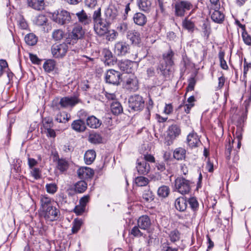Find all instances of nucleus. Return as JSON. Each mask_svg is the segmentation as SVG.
I'll use <instances>...</instances> for the list:
<instances>
[{
  "mask_svg": "<svg viewBox=\"0 0 251 251\" xmlns=\"http://www.w3.org/2000/svg\"><path fill=\"white\" fill-rule=\"evenodd\" d=\"M88 140L91 143L98 144L101 142L102 138L99 134L92 132L89 134Z\"/></svg>",
  "mask_w": 251,
  "mask_h": 251,
  "instance_id": "nucleus-39",
  "label": "nucleus"
},
{
  "mask_svg": "<svg viewBox=\"0 0 251 251\" xmlns=\"http://www.w3.org/2000/svg\"><path fill=\"white\" fill-rule=\"evenodd\" d=\"M136 168L138 173L143 175L148 174L150 170V166L146 161H139L138 160Z\"/></svg>",
  "mask_w": 251,
  "mask_h": 251,
  "instance_id": "nucleus-17",
  "label": "nucleus"
},
{
  "mask_svg": "<svg viewBox=\"0 0 251 251\" xmlns=\"http://www.w3.org/2000/svg\"><path fill=\"white\" fill-rule=\"evenodd\" d=\"M111 110L113 114L119 115L123 112V107L120 102L115 101L111 103Z\"/></svg>",
  "mask_w": 251,
  "mask_h": 251,
  "instance_id": "nucleus-37",
  "label": "nucleus"
},
{
  "mask_svg": "<svg viewBox=\"0 0 251 251\" xmlns=\"http://www.w3.org/2000/svg\"><path fill=\"white\" fill-rule=\"evenodd\" d=\"M99 25H98L97 30L100 29L98 32L99 34L100 35H103L105 33H106L108 31V26L107 24H105L101 22V23H98Z\"/></svg>",
  "mask_w": 251,
  "mask_h": 251,
  "instance_id": "nucleus-45",
  "label": "nucleus"
},
{
  "mask_svg": "<svg viewBox=\"0 0 251 251\" xmlns=\"http://www.w3.org/2000/svg\"><path fill=\"white\" fill-rule=\"evenodd\" d=\"M162 246L164 251H178L177 248L171 247L170 244L168 242L164 243Z\"/></svg>",
  "mask_w": 251,
  "mask_h": 251,
  "instance_id": "nucleus-61",
  "label": "nucleus"
},
{
  "mask_svg": "<svg viewBox=\"0 0 251 251\" xmlns=\"http://www.w3.org/2000/svg\"><path fill=\"white\" fill-rule=\"evenodd\" d=\"M139 227L138 226H134L131 230L130 233L131 235H133L134 237H141L143 236V233L139 229Z\"/></svg>",
  "mask_w": 251,
  "mask_h": 251,
  "instance_id": "nucleus-52",
  "label": "nucleus"
},
{
  "mask_svg": "<svg viewBox=\"0 0 251 251\" xmlns=\"http://www.w3.org/2000/svg\"><path fill=\"white\" fill-rule=\"evenodd\" d=\"M133 20L135 24L140 26H143L146 24L147 21L146 16L140 12L134 14Z\"/></svg>",
  "mask_w": 251,
  "mask_h": 251,
  "instance_id": "nucleus-30",
  "label": "nucleus"
},
{
  "mask_svg": "<svg viewBox=\"0 0 251 251\" xmlns=\"http://www.w3.org/2000/svg\"><path fill=\"white\" fill-rule=\"evenodd\" d=\"M243 40L246 45L251 46V36L247 32H243Z\"/></svg>",
  "mask_w": 251,
  "mask_h": 251,
  "instance_id": "nucleus-57",
  "label": "nucleus"
},
{
  "mask_svg": "<svg viewBox=\"0 0 251 251\" xmlns=\"http://www.w3.org/2000/svg\"><path fill=\"white\" fill-rule=\"evenodd\" d=\"M188 145L191 148L198 147L201 144L200 138L196 133L192 132L190 133L187 137Z\"/></svg>",
  "mask_w": 251,
  "mask_h": 251,
  "instance_id": "nucleus-14",
  "label": "nucleus"
},
{
  "mask_svg": "<svg viewBox=\"0 0 251 251\" xmlns=\"http://www.w3.org/2000/svg\"><path fill=\"white\" fill-rule=\"evenodd\" d=\"M76 16L78 19V21L83 25H86L89 24L91 22V18L87 16V14L83 10L76 13Z\"/></svg>",
  "mask_w": 251,
  "mask_h": 251,
  "instance_id": "nucleus-29",
  "label": "nucleus"
},
{
  "mask_svg": "<svg viewBox=\"0 0 251 251\" xmlns=\"http://www.w3.org/2000/svg\"><path fill=\"white\" fill-rule=\"evenodd\" d=\"M77 173L81 179H88L93 177L94 172L89 167H82L78 169Z\"/></svg>",
  "mask_w": 251,
  "mask_h": 251,
  "instance_id": "nucleus-13",
  "label": "nucleus"
},
{
  "mask_svg": "<svg viewBox=\"0 0 251 251\" xmlns=\"http://www.w3.org/2000/svg\"><path fill=\"white\" fill-rule=\"evenodd\" d=\"M85 34V31L81 26L75 25L73 28L72 31L69 33L66 42L69 44H74L79 39H82Z\"/></svg>",
  "mask_w": 251,
  "mask_h": 251,
  "instance_id": "nucleus-3",
  "label": "nucleus"
},
{
  "mask_svg": "<svg viewBox=\"0 0 251 251\" xmlns=\"http://www.w3.org/2000/svg\"><path fill=\"white\" fill-rule=\"evenodd\" d=\"M119 67L121 70L126 74L132 72L133 62L129 60H121L119 63Z\"/></svg>",
  "mask_w": 251,
  "mask_h": 251,
  "instance_id": "nucleus-19",
  "label": "nucleus"
},
{
  "mask_svg": "<svg viewBox=\"0 0 251 251\" xmlns=\"http://www.w3.org/2000/svg\"><path fill=\"white\" fill-rule=\"evenodd\" d=\"M93 19L95 23H101V9L99 8L97 10L95 11L93 15Z\"/></svg>",
  "mask_w": 251,
  "mask_h": 251,
  "instance_id": "nucleus-50",
  "label": "nucleus"
},
{
  "mask_svg": "<svg viewBox=\"0 0 251 251\" xmlns=\"http://www.w3.org/2000/svg\"><path fill=\"white\" fill-rule=\"evenodd\" d=\"M180 233L177 229L173 230L168 233L169 238L172 243L178 241L180 239Z\"/></svg>",
  "mask_w": 251,
  "mask_h": 251,
  "instance_id": "nucleus-35",
  "label": "nucleus"
},
{
  "mask_svg": "<svg viewBox=\"0 0 251 251\" xmlns=\"http://www.w3.org/2000/svg\"><path fill=\"white\" fill-rule=\"evenodd\" d=\"M117 29L118 32L124 34L128 29V25L126 23H122L119 25Z\"/></svg>",
  "mask_w": 251,
  "mask_h": 251,
  "instance_id": "nucleus-54",
  "label": "nucleus"
},
{
  "mask_svg": "<svg viewBox=\"0 0 251 251\" xmlns=\"http://www.w3.org/2000/svg\"><path fill=\"white\" fill-rule=\"evenodd\" d=\"M187 206V201L183 197H179L175 201V207L179 211H184Z\"/></svg>",
  "mask_w": 251,
  "mask_h": 251,
  "instance_id": "nucleus-27",
  "label": "nucleus"
},
{
  "mask_svg": "<svg viewBox=\"0 0 251 251\" xmlns=\"http://www.w3.org/2000/svg\"><path fill=\"white\" fill-rule=\"evenodd\" d=\"M13 76V73L10 72L8 69V64L6 60H0V77L11 78Z\"/></svg>",
  "mask_w": 251,
  "mask_h": 251,
  "instance_id": "nucleus-12",
  "label": "nucleus"
},
{
  "mask_svg": "<svg viewBox=\"0 0 251 251\" xmlns=\"http://www.w3.org/2000/svg\"><path fill=\"white\" fill-rule=\"evenodd\" d=\"M25 40L27 45L33 46L37 43V37L33 33H29L25 36Z\"/></svg>",
  "mask_w": 251,
  "mask_h": 251,
  "instance_id": "nucleus-38",
  "label": "nucleus"
},
{
  "mask_svg": "<svg viewBox=\"0 0 251 251\" xmlns=\"http://www.w3.org/2000/svg\"><path fill=\"white\" fill-rule=\"evenodd\" d=\"M53 125L52 120L50 118H45L43 124L45 129L52 128L53 126Z\"/></svg>",
  "mask_w": 251,
  "mask_h": 251,
  "instance_id": "nucleus-55",
  "label": "nucleus"
},
{
  "mask_svg": "<svg viewBox=\"0 0 251 251\" xmlns=\"http://www.w3.org/2000/svg\"><path fill=\"white\" fill-rule=\"evenodd\" d=\"M71 127L77 132H84L86 128L84 121L81 119L74 121L71 124Z\"/></svg>",
  "mask_w": 251,
  "mask_h": 251,
  "instance_id": "nucleus-20",
  "label": "nucleus"
},
{
  "mask_svg": "<svg viewBox=\"0 0 251 251\" xmlns=\"http://www.w3.org/2000/svg\"><path fill=\"white\" fill-rule=\"evenodd\" d=\"M187 202L189 204V205L191 208L194 211H195L198 210L199 208V203L195 197H191L190 198Z\"/></svg>",
  "mask_w": 251,
  "mask_h": 251,
  "instance_id": "nucleus-48",
  "label": "nucleus"
},
{
  "mask_svg": "<svg viewBox=\"0 0 251 251\" xmlns=\"http://www.w3.org/2000/svg\"><path fill=\"white\" fill-rule=\"evenodd\" d=\"M19 25L20 27L23 29H26L28 27V25L25 19L21 17L19 21Z\"/></svg>",
  "mask_w": 251,
  "mask_h": 251,
  "instance_id": "nucleus-64",
  "label": "nucleus"
},
{
  "mask_svg": "<svg viewBox=\"0 0 251 251\" xmlns=\"http://www.w3.org/2000/svg\"><path fill=\"white\" fill-rule=\"evenodd\" d=\"M51 18L54 22L60 25L69 23L72 19L70 13L65 10L54 12L52 15Z\"/></svg>",
  "mask_w": 251,
  "mask_h": 251,
  "instance_id": "nucleus-4",
  "label": "nucleus"
},
{
  "mask_svg": "<svg viewBox=\"0 0 251 251\" xmlns=\"http://www.w3.org/2000/svg\"><path fill=\"white\" fill-rule=\"evenodd\" d=\"M102 53L104 57V62L106 65L111 66L116 63V58L110 50L104 49L103 50Z\"/></svg>",
  "mask_w": 251,
  "mask_h": 251,
  "instance_id": "nucleus-15",
  "label": "nucleus"
},
{
  "mask_svg": "<svg viewBox=\"0 0 251 251\" xmlns=\"http://www.w3.org/2000/svg\"><path fill=\"white\" fill-rule=\"evenodd\" d=\"M186 150L182 148H178L175 149L174 151V157L179 160H182L185 158Z\"/></svg>",
  "mask_w": 251,
  "mask_h": 251,
  "instance_id": "nucleus-34",
  "label": "nucleus"
},
{
  "mask_svg": "<svg viewBox=\"0 0 251 251\" xmlns=\"http://www.w3.org/2000/svg\"><path fill=\"white\" fill-rule=\"evenodd\" d=\"M173 111V107L172 104H166L164 109V113L166 114L169 115L172 113Z\"/></svg>",
  "mask_w": 251,
  "mask_h": 251,
  "instance_id": "nucleus-63",
  "label": "nucleus"
},
{
  "mask_svg": "<svg viewBox=\"0 0 251 251\" xmlns=\"http://www.w3.org/2000/svg\"><path fill=\"white\" fill-rule=\"evenodd\" d=\"M29 7L36 10H42L44 9L45 1L43 0H27Z\"/></svg>",
  "mask_w": 251,
  "mask_h": 251,
  "instance_id": "nucleus-21",
  "label": "nucleus"
},
{
  "mask_svg": "<svg viewBox=\"0 0 251 251\" xmlns=\"http://www.w3.org/2000/svg\"><path fill=\"white\" fill-rule=\"evenodd\" d=\"M191 182L183 177H177L175 181V187L178 192L182 195L188 194L191 187Z\"/></svg>",
  "mask_w": 251,
  "mask_h": 251,
  "instance_id": "nucleus-5",
  "label": "nucleus"
},
{
  "mask_svg": "<svg viewBox=\"0 0 251 251\" xmlns=\"http://www.w3.org/2000/svg\"><path fill=\"white\" fill-rule=\"evenodd\" d=\"M148 178L144 176H138L135 179V183L140 187L146 186L149 183Z\"/></svg>",
  "mask_w": 251,
  "mask_h": 251,
  "instance_id": "nucleus-44",
  "label": "nucleus"
},
{
  "mask_svg": "<svg viewBox=\"0 0 251 251\" xmlns=\"http://www.w3.org/2000/svg\"><path fill=\"white\" fill-rule=\"evenodd\" d=\"M138 226L143 230H148L151 225V221L147 215L140 217L137 221Z\"/></svg>",
  "mask_w": 251,
  "mask_h": 251,
  "instance_id": "nucleus-16",
  "label": "nucleus"
},
{
  "mask_svg": "<svg viewBox=\"0 0 251 251\" xmlns=\"http://www.w3.org/2000/svg\"><path fill=\"white\" fill-rule=\"evenodd\" d=\"M86 121L87 125L92 128H98L101 124V121L94 116L88 117Z\"/></svg>",
  "mask_w": 251,
  "mask_h": 251,
  "instance_id": "nucleus-22",
  "label": "nucleus"
},
{
  "mask_svg": "<svg viewBox=\"0 0 251 251\" xmlns=\"http://www.w3.org/2000/svg\"><path fill=\"white\" fill-rule=\"evenodd\" d=\"M170 189L169 187L165 185L160 187L157 191L158 196L163 198L168 197Z\"/></svg>",
  "mask_w": 251,
  "mask_h": 251,
  "instance_id": "nucleus-42",
  "label": "nucleus"
},
{
  "mask_svg": "<svg viewBox=\"0 0 251 251\" xmlns=\"http://www.w3.org/2000/svg\"><path fill=\"white\" fill-rule=\"evenodd\" d=\"M120 75L121 73L119 72L110 69L107 71L105 78H114L116 77L119 78Z\"/></svg>",
  "mask_w": 251,
  "mask_h": 251,
  "instance_id": "nucleus-49",
  "label": "nucleus"
},
{
  "mask_svg": "<svg viewBox=\"0 0 251 251\" xmlns=\"http://www.w3.org/2000/svg\"><path fill=\"white\" fill-rule=\"evenodd\" d=\"M31 174L32 176L34 177L35 179H39L41 177V172L39 168H32Z\"/></svg>",
  "mask_w": 251,
  "mask_h": 251,
  "instance_id": "nucleus-58",
  "label": "nucleus"
},
{
  "mask_svg": "<svg viewBox=\"0 0 251 251\" xmlns=\"http://www.w3.org/2000/svg\"><path fill=\"white\" fill-rule=\"evenodd\" d=\"M70 115L65 112H59L55 117V121L58 123H66L70 120Z\"/></svg>",
  "mask_w": 251,
  "mask_h": 251,
  "instance_id": "nucleus-32",
  "label": "nucleus"
},
{
  "mask_svg": "<svg viewBox=\"0 0 251 251\" xmlns=\"http://www.w3.org/2000/svg\"><path fill=\"white\" fill-rule=\"evenodd\" d=\"M142 198L146 202H151L153 200L154 195L150 190L147 189L144 191Z\"/></svg>",
  "mask_w": 251,
  "mask_h": 251,
  "instance_id": "nucleus-43",
  "label": "nucleus"
},
{
  "mask_svg": "<svg viewBox=\"0 0 251 251\" xmlns=\"http://www.w3.org/2000/svg\"><path fill=\"white\" fill-rule=\"evenodd\" d=\"M65 37V33L61 29H55L52 33V38L54 41H60Z\"/></svg>",
  "mask_w": 251,
  "mask_h": 251,
  "instance_id": "nucleus-40",
  "label": "nucleus"
},
{
  "mask_svg": "<svg viewBox=\"0 0 251 251\" xmlns=\"http://www.w3.org/2000/svg\"><path fill=\"white\" fill-rule=\"evenodd\" d=\"M47 22V18L43 15H39L36 20V24L38 25H43Z\"/></svg>",
  "mask_w": 251,
  "mask_h": 251,
  "instance_id": "nucleus-56",
  "label": "nucleus"
},
{
  "mask_svg": "<svg viewBox=\"0 0 251 251\" xmlns=\"http://www.w3.org/2000/svg\"><path fill=\"white\" fill-rule=\"evenodd\" d=\"M182 27L190 32H193L195 29V22L190 19L189 16L186 17L182 22Z\"/></svg>",
  "mask_w": 251,
  "mask_h": 251,
  "instance_id": "nucleus-23",
  "label": "nucleus"
},
{
  "mask_svg": "<svg viewBox=\"0 0 251 251\" xmlns=\"http://www.w3.org/2000/svg\"><path fill=\"white\" fill-rule=\"evenodd\" d=\"M125 89L130 91H135L138 89L137 79H127L124 85Z\"/></svg>",
  "mask_w": 251,
  "mask_h": 251,
  "instance_id": "nucleus-28",
  "label": "nucleus"
},
{
  "mask_svg": "<svg viewBox=\"0 0 251 251\" xmlns=\"http://www.w3.org/2000/svg\"><path fill=\"white\" fill-rule=\"evenodd\" d=\"M47 192L50 194H54L57 190L58 187L56 183H47L45 186Z\"/></svg>",
  "mask_w": 251,
  "mask_h": 251,
  "instance_id": "nucleus-46",
  "label": "nucleus"
},
{
  "mask_svg": "<svg viewBox=\"0 0 251 251\" xmlns=\"http://www.w3.org/2000/svg\"><path fill=\"white\" fill-rule=\"evenodd\" d=\"M175 52L169 49L163 53L162 58L160 60L157 70L159 71L162 77H170L172 76L174 64Z\"/></svg>",
  "mask_w": 251,
  "mask_h": 251,
  "instance_id": "nucleus-2",
  "label": "nucleus"
},
{
  "mask_svg": "<svg viewBox=\"0 0 251 251\" xmlns=\"http://www.w3.org/2000/svg\"><path fill=\"white\" fill-rule=\"evenodd\" d=\"M126 37L128 39L130 40L132 44L138 45L140 43V33L135 30H131L128 31L127 32Z\"/></svg>",
  "mask_w": 251,
  "mask_h": 251,
  "instance_id": "nucleus-18",
  "label": "nucleus"
},
{
  "mask_svg": "<svg viewBox=\"0 0 251 251\" xmlns=\"http://www.w3.org/2000/svg\"><path fill=\"white\" fill-rule=\"evenodd\" d=\"M96 153L95 151L90 150L87 151L84 154V161L87 165L91 164L95 160Z\"/></svg>",
  "mask_w": 251,
  "mask_h": 251,
  "instance_id": "nucleus-31",
  "label": "nucleus"
},
{
  "mask_svg": "<svg viewBox=\"0 0 251 251\" xmlns=\"http://www.w3.org/2000/svg\"><path fill=\"white\" fill-rule=\"evenodd\" d=\"M81 225V221L79 220H75L74 222L73 226L72 228V232L74 234L77 233L80 229Z\"/></svg>",
  "mask_w": 251,
  "mask_h": 251,
  "instance_id": "nucleus-51",
  "label": "nucleus"
},
{
  "mask_svg": "<svg viewBox=\"0 0 251 251\" xmlns=\"http://www.w3.org/2000/svg\"><path fill=\"white\" fill-rule=\"evenodd\" d=\"M55 66V62L54 60L49 59L47 60L43 65V68L45 71L50 72L53 71Z\"/></svg>",
  "mask_w": 251,
  "mask_h": 251,
  "instance_id": "nucleus-41",
  "label": "nucleus"
},
{
  "mask_svg": "<svg viewBox=\"0 0 251 251\" xmlns=\"http://www.w3.org/2000/svg\"><path fill=\"white\" fill-rule=\"evenodd\" d=\"M138 5L140 10L148 12L151 7V2L149 0H138Z\"/></svg>",
  "mask_w": 251,
  "mask_h": 251,
  "instance_id": "nucleus-33",
  "label": "nucleus"
},
{
  "mask_svg": "<svg viewBox=\"0 0 251 251\" xmlns=\"http://www.w3.org/2000/svg\"><path fill=\"white\" fill-rule=\"evenodd\" d=\"M129 107L134 111H139L144 107V100L139 95L131 96L128 99Z\"/></svg>",
  "mask_w": 251,
  "mask_h": 251,
  "instance_id": "nucleus-6",
  "label": "nucleus"
},
{
  "mask_svg": "<svg viewBox=\"0 0 251 251\" xmlns=\"http://www.w3.org/2000/svg\"><path fill=\"white\" fill-rule=\"evenodd\" d=\"M68 167V164L66 160L63 159H59L57 162V168L61 171H66Z\"/></svg>",
  "mask_w": 251,
  "mask_h": 251,
  "instance_id": "nucleus-47",
  "label": "nucleus"
},
{
  "mask_svg": "<svg viewBox=\"0 0 251 251\" xmlns=\"http://www.w3.org/2000/svg\"><path fill=\"white\" fill-rule=\"evenodd\" d=\"M246 119V115H243L240 117L238 121V125L237 126V130L235 133H233V135L236 136L237 138L238 141H241L242 138V123L244 122V121Z\"/></svg>",
  "mask_w": 251,
  "mask_h": 251,
  "instance_id": "nucleus-25",
  "label": "nucleus"
},
{
  "mask_svg": "<svg viewBox=\"0 0 251 251\" xmlns=\"http://www.w3.org/2000/svg\"><path fill=\"white\" fill-rule=\"evenodd\" d=\"M118 11L116 7L114 6H110L106 9L105 11V15L107 18L108 22H110V20L114 19L118 15Z\"/></svg>",
  "mask_w": 251,
  "mask_h": 251,
  "instance_id": "nucleus-24",
  "label": "nucleus"
},
{
  "mask_svg": "<svg viewBox=\"0 0 251 251\" xmlns=\"http://www.w3.org/2000/svg\"><path fill=\"white\" fill-rule=\"evenodd\" d=\"M87 184L84 181H79L76 183L74 186L75 192L78 193H83L87 189Z\"/></svg>",
  "mask_w": 251,
  "mask_h": 251,
  "instance_id": "nucleus-36",
  "label": "nucleus"
},
{
  "mask_svg": "<svg viewBox=\"0 0 251 251\" xmlns=\"http://www.w3.org/2000/svg\"><path fill=\"white\" fill-rule=\"evenodd\" d=\"M147 73L148 77H160L162 76L161 75V73L159 71L157 70V74H160V75H156V72L155 71V70L153 68H150L148 69L147 70Z\"/></svg>",
  "mask_w": 251,
  "mask_h": 251,
  "instance_id": "nucleus-53",
  "label": "nucleus"
},
{
  "mask_svg": "<svg viewBox=\"0 0 251 251\" xmlns=\"http://www.w3.org/2000/svg\"><path fill=\"white\" fill-rule=\"evenodd\" d=\"M68 47L67 43H63L58 45H53L51 47V52L55 58H62L67 52Z\"/></svg>",
  "mask_w": 251,
  "mask_h": 251,
  "instance_id": "nucleus-8",
  "label": "nucleus"
},
{
  "mask_svg": "<svg viewBox=\"0 0 251 251\" xmlns=\"http://www.w3.org/2000/svg\"><path fill=\"white\" fill-rule=\"evenodd\" d=\"M130 47L124 42H118L114 46V53L118 56H123L129 52Z\"/></svg>",
  "mask_w": 251,
  "mask_h": 251,
  "instance_id": "nucleus-10",
  "label": "nucleus"
},
{
  "mask_svg": "<svg viewBox=\"0 0 251 251\" xmlns=\"http://www.w3.org/2000/svg\"><path fill=\"white\" fill-rule=\"evenodd\" d=\"M79 101L80 100L76 96L65 97L61 99L59 104L63 108L72 107L79 103Z\"/></svg>",
  "mask_w": 251,
  "mask_h": 251,
  "instance_id": "nucleus-11",
  "label": "nucleus"
},
{
  "mask_svg": "<svg viewBox=\"0 0 251 251\" xmlns=\"http://www.w3.org/2000/svg\"><path fill=\"white\" fill-rule=\"evenodd\" d=\"M211 18L215 23H221L224 20V14L219 10L210 11Z\"/></svg>",
  "mask_w": 251,
  "mask_h": 251,
  "instance_id": "nucleus-26",
  "label": "nucleus"
},
{
  "mask_svg": "<svg viewBox=\"0 0 251 251\" xmlns=\"http://www.w3.org/2000/svg\"><path fill=\"white\" fill-rule=\"evenodd\" d=\"M181 133V129L176 125H173L169 127L168 135L166 138L168 145L173 143V141Z\"/></svg>",
  "mask_w": 251,
  "mask_h": 251,
  "instance_id": "nucleus-9",
  "label": "nucleus"
},
{
  "mask_svg": "<svg viewBox=\"0 0 251 251\" xmlns=\"http://www.w3.org/2000/svg\"><path fill=\"white\" fill-rule=\"evenodd\" d=\"M40 202L42 215L46 220L52 222L59 218L60 210L53 205V201L50 198L42 195L40 198Z\"/></svg>",
  "mask_w": 251,
  "mask_h": 251,
  "instance_id": "nucleus-1",
  "label": "nucleus"
},
{
  "mask_svg": "<svg viewBox=\"0 0 251 251\" xmlns=\"http://www.w3.org/2000/svg\"><path fill=\"white\" fill-rule=\"evenodd\" d=\"M248 72H251V63H248L246 60H244V74L243 76L246 77V74Z\"/></svg>",
  "mask_w": 251,
  "mask_h": 251,
  "instance_id": "nucleus-59",
  "label": "nucleus"
},
{
  "mask_svg": "<svg viewBox=\"0 0 251 251\" xmlns=\"http://www.w3.org/2000/svg\"><path fill=\"white\" fill-rule=\"evenodd\" d=\"M224 53L222 52H220L219 54V57L220 61V64L221 67L224 69H226L228 68V66L226 64V61L225 60Z\"/></svg>",
  "mask_w": 251,
  "mask_h": 251,
  "instance_id": "nucleus-60",
  "label": "nucleus"
},
{
  "mask_svg": "<svg viewBox=\"0 0 251 251\" xmlns=\"http://www.w3.org/2000/svg\"><path fill=\"white\" fill-rule=\"evenodd\" d=\"M85 4L88 7L93 8L97 4V0H85Z\"/></svg>",
  "mask_w": 251,
  "mask_h": 251,
  "instance_id": "nucleus-62",
  "label": "nucleus"
},
{
  "mask_svg": "<svg viewBox=\"0 0 251 251\" xmlns=\"http://www.w3.org/2000/svg\"><path fill=\"white\" fill-rule=\"evenodd\" d=\"M193 5L189 1L181 0L175 4V14L177 16L182 17L185 11L192 8Z\"/></svg>",
  "mask_w": 251,
  "mask_h": 251,
  "instance_id": "nucleus-7",
  "label": "nucleus"
}]
</instances>
